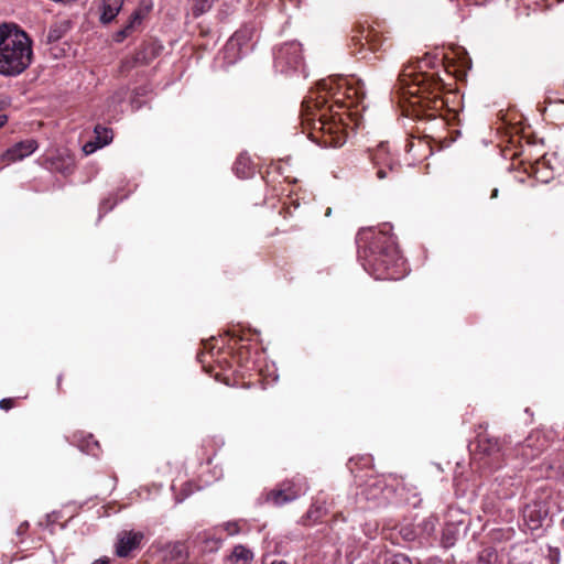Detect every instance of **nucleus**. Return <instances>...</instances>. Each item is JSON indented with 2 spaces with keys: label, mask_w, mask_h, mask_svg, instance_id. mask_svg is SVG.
<instances>
[{
  "label": "nucleus",
  "mask_w": 564,
  "mask_h": 564,
  "mask_svg": "<svg viewBox=\"0 0 564 564\" xmlns=\"http://www.w3.org/2000/svg\"><path fill=\"white\" fill-rule=\"evenodd\" d=\"M362 267L378 280H398L404 265L394 237L388 229L364 228L356 237Z\"/></svg>",
  "instance_id": "1"
},
{
  "label": "nucleus",
  "mask_w": 564,
  "mask_h": 564,
  "mask_svg": "<svg viewBox=\"0 0 564 564\" xmlns=\"http://www.w3.org/2000/svg\"><path fill=\"white\" fill-rule=\"evenodd\" d=\"M32 40L14 23L0 24V75L15 77L32 63Z\"/></svg>",
  "instance_id": "2"
},
{
  "label": "nucleus",
  "mask_w": 564,
  "mask_h": 564,
  "mask_svg": "<svg viewBox=\"0 0 564 564\" xmlns=\"http://www.w3.org/2000/svg\"><path fill=\"white\" fill-rule=\"evenodd\" d=\"M400 90L403 96L419 98L417 102L422 104L424 99H430V95L434 99L440 90V83L425 73H415L412 67H405L399 75ZM438 100H434L436 104Z\"/></svg>",
  "instance_id": "3"
},
{
  "label": "nucleus",
  "mask_w": 564,
  "mask_h": 564,
  "mask_svg": "<svg viewBox=\"0 0 564 564\" xmlns=\"http://www.w3.org/2000/svg\"><path fill=\"white\" fill-rule=\"evenodd\" d=\"M307 482L303 477H294L280 482L265 496V501L273 506L281 507L296 500L307 491Z\"/></svg>",
  "instance_id": "4"
},
{
  "label": "nucleus",
  "mask_w": 564,
  "mask_h": 564,
  "mask_svg": "<svg viewBox=\"0 0 564 564\" xmlns=\"http://www.w3.org/2000/svg\"><path fill=\"white\" fill-rule=\"evenodd\" d=\"M336 85V91L333 94L334 96H338V102L344 104L345 100L349 101V104L346 105L347 107L359 104L366 96L364 83L354 77H338Z\"/></svg>",
  "instance_id": "5"
},
{
  "label": "nucleus",
  "mask_w": 564,
  "mask_h": 564,
  "mask_svg": "<svg viewBox=\"0 0 564 564\" xmlns=\"http://www.w3.org/2000/svg\"><path fill=\"white\" fill-rule=\"evenodd\" d=\"M302 47L299 42H288L281 45L274 54L275 67L281 72L296 68L302 63Z\"/></svg>",
  "instance_id": "6"
},
{
  "label": "nucleus",
  "mask_w": 564,
  "mask_h": 564,
  "mask_svg": "<svg viewBox=\"0 0 564 564\" xmlns=\"http://www.w3.org/2000/svg\"><path fill=\"white\" fill-rule=\"evenodd\" d=\"M302 126L303 131L308 128L328 132L333 130L332 124L326 121V116L322 109L318 110V113L313 112L312 101L310 100H305L302 104Z\"/></svg>",
  "instance_id": "7"
},
{
  "label": "nucleus",
  "mask_w": 564,
  "mask_h": 564,
  "mask_svg": "<svg viewBox=\"0 0 564 564\" xmlns=\"http://www.w3.org/2000/svg\"><path fill=\"white\" fill-rule=\"evenodd\" d=\"M37 148L39 144L36 140H23L13 144L7 151H4L1 154L0 160L6 164H11L30 156L32 153L36 151Z\"/></svg>",
  "instance_id": "8"
},
{
  "label": "nucleus",
  "mask_w": 564,
  "mask_h": 564,
  "mask_svg": "<svg viewBox=\"0 0 564 564\" xmlns=\"http://www.w3.org/2000/svg\"><path fill=\"white\" fill-rule=\"evenodd\" d=\"M373 164L377 166V177L383 180L394 173L393 159L389 154L387 143H380L372 153Z\"/></svg>",
  "instance_id": "9"
},
{
  "label": "nucleus",
  "mask_w": 564,
  "mask_h": 564,
  "mask_svg": "<svg viewBox=\"0 0 564 564\" xmlns=\"http://www.w3.org/2000/svg\"><path fill=\"white\" fill-rule=\"evenodd\" d=\"M142 532L124 531L118 538L116 554L120 557H126L133 550L138 549L143 540Z\"/></svg>",
  "instance_id": "10"
},
{
  "label": "nucleus",
  "mask_w": 564,
  "mask_h": 564,
  "mask_svg": "<svg viewBox=\"0 0 564 564\" xmlns=\"http://www.w3.org/2000/svg\"><path fill=\"white\" fill-rule=\"evenodd\" d=\"M123 0H98L100 11V21L102 23L111 22L121 10Z\"/></svg>",
  "instance_id": "11"
},
{
  "label": "nucleus",
  "mask_w": 564,
  "mask_h": 564,
  "mask_svg": "<svg viewBox=\"0 0 564 564\" xmlns=\"http://www.w3.org/2000/svg\"><path fill=\"white\" fill-rule=\"evenodd\" d=\"M152 4L150 2L142 1L140 7L132 13L128 24L123 30L118 33V37H126L135 28L141 24L145 15L151 11Z\"/></svg>",
  "instance_id": "12"
},
{
  "label": "nucleus",
  "mask_w": 564,
  "mask_h": 564,
  "mask_svg": "<svg viewBox=\"0 0 564 564\" xmlns=\"http://www.w3.org/2000/svg\"><path fill=\"white\" fill-rule=\"evenodd\" d=\"M253 552L243 544L235 545L231 553L227 556L229 564H251L253 561Z\"/></svg>",
  "instance_id": "13"
},
{
  "label": "nucleus",
  "mask_w": 564,
  "mask_h": 564,
  "mask_svg": "<svg viewBox=\"0 0 564 564\" xmlns=\"http://www.w3.org/2000/svg\"><path fill=\"white\" fill-rule=\"evenodd\" d=\"M478 447L488 456H496L501 451L499 440L486 435H478Z\"/></svg>",
  "instance_id": "14"
},
{
  "label": "nucleus",
  "mask_w": 564,
  "mask_h": 564,
  "mask_svg": "<svg viewBox=\"0 0 564 564\" xmlns=\"http://www.w3.org/2000/svg\"><path fill=\"white\" fill-rule=\"evenodd\" d=\"M70 29V23L68 20H62L55 22L47 32V41L48 42H57L61 40Z\"/></svg>",
  "instance_id": "15"
},
{
  "label": "nucleus",
  "mask_w": 564,
  "mask_h": 564,
  "mask_svg": "<svg viewBox=\"0 0 564 564\" xmlns=\"http://www.w3.org/2000/svg\"><path fill=\"white\" fill-rule=\"evenodd\" d=\"M52 166L63 174L70 173L74 167V159L69 155L65 158L59 155L52 161Z\"/></svg>",
  "instance_id": "16"
},
{
  "label": "nucleus",
  "mask_w": 564,
  "mask_h": 564,
  "mask_svg": "<svg viewBox=\"0 0 564 564\" xmlns=\"http://www.w3.org/2000/svg\"><path fill=\"white\" fill-rule=\"evenodd\" d=\"M234 170L240 178H247L251 175L250 162L247 156H239L235 162Z\"/></svg>",
  "instance_id": "17"
},
{
  "label": "nucleus",
  "mask_w": 564,
  "mask_h": 564,
  "mask_svg": "<svg viewBox=\"0 0 564 564\" xmlns=\"http://www.w3.org/2000/svg\"><path fill=\"white\" fill-rule=\"evenodd\" d=\"M95 133L99 145H107L112 140V131L108 128L97 126L95 128Z\"/></svg>",
  "instance_id": "18"
},
{
  "label": "nucleus",
  "mask_w": 564,
  "mask_h": 564,
  "mask_svg": "<svg viewBox=\"0 0 564 564\" xmlns=\"http://www.w3.org/2000/svg\"><path fill=\"white\" fill-rule=\"evenodd\" d=\"M212 2L213 0H193V15L197 18L208 11L212 7Z\"/></svg>",
  "instance_id": "19"
},
{
  "label": "nucleus",
  "mask_w": 564,
  "mask_h": 564,
  "mask_svg": "<svg viewBox=\"0 0 564 564\" xmlns=\"http://www.w3.org/2000/svg\"><path fill=\"white\" fill-rule=\"evenodd\" d=\"M246 39V34L243 31L236 32L230 40L228 41L226 47L227 50H235L241 45V41Z\"/></svg>",
  "instance_id": "20"
},
{
  "label": "nucleus",
  "mask_w": 564,
  "mask_h": 564,
  "mask_svg": "<svg viewBox=\"0 0 564 564\" xmlns=\"http://www.w3.org/2000/svg\"><path fill=\"white\" fill-rule=\"evenodd\" d=\"M241 522L242 521H228L223 524V528L228 533V535L234 536L241 532Z\"/></svg>",
  "instance_id": "21"
},
{
  "label": "nucleus",
  "mask_w": 564,
  "mask_h": 564,
  "mask_svg": "<svg viewBox=\"0 0 564 564\" xmlns=\"http://www.w3.org/2000/svg\"><path fill=\"white\" fill-rule=\"evenodd\" d=\"M387 564H412L410 558L404 554H394L392 555Z\"/></svg>",
  "instance_id": "22"
},
{
  "label": "nucleus",
  "mask_w": 564,
  "mask_h": 564,
  "mask_svg": "<svg viewBox=\"0 0 564 564\" xmlns=\"http://www.w3.org/2000/svg\"><path fill=\"white\" fill-rule=\"evenodd\" d=\"M172 558H181L184 556V547L182 544H174L171 549Z\"/></svg>",
  "instance_id": "23"
},
{
  "label": "nucleus",
  "mask_w": 564,
  "mask_h": 564,
  "mask_svg": "<svg viewBox=\"0 0 564 564\" xmlns=\"http://www.w3.org/2000/svg\"><path fill=\"white\" fill-rule=\"evenodd\" d=\"M99 444L97 441L93 440V436H89V441L87 442L86 446H82L83 449L87 451L88 453L96 454L94 452V448H98Z\"/></svg>",
  "instance_id": "24"
},
{
  "label": "nucleus",
  "mask_w": 564,
  "mask_h": 564,
  "mask_svg": "<svg viewBox=\"0 0 564 564\" xmlns=\"http://www.w3.org/2000/svg\"><path fill=\"white\" fill-rule=\"evenodd\" d=\"M13 399H2L0 400V409L8 411L13 406Z\"/></svg>",
  "instance_id": "25"
},
{
  "label": "nucleus",
  "mask_w": 564,
  "mask_h": 564,
  "mask_svg": "<svg viewBox=\"0 0 564 564\" xmlns=\"http://www.w3.org/2000/svg\"><path fill=\"white\" fill-rule=\"evenodd\" d=\"M101 145L98 144H95L93 142H88L84 145L83 150L85 151L86 154H89V153H93L97 148H100Z\"/></svg>",
  "instance_id": "26"
},
{
  "label": "nucleus",
  "mask_w": 564,
  "mask_h": 564,
  "mask_svg": "<svg viewBox=\"0 0 564 564\" xmlns=\"http://www.w3.org/2000/svg\"><path fill=\"white\" fill-rule=\"evenodd\" d=\"M206 543H213V549L218 550L221 545V540L217 538L207 539Z\"/></svg>",
  "instance_id": "27"
},
{
  "label": "nucleus",
  "mask_w": 564,
  "mask_h": 564,
  "mask_svg": "<svg viewBox=\"0 0 564 564\" xmlns=\"http://www.w3.org/2000/svg\"><path fill=\"white\" fill-rule=\"evenodd\" d=\"M10 105V100L6 96H0V110L6 109Z\"/></svg>",
  "instance_id": "28"
},
{
  "label": "nucleus",
  "mask_w": 564,
  "mask_h": 564,
  "mask_svg": "<svg viewBox=\"0 0 564 564\" xmlns=\"http://www.w3.org/2000/svg\"><path fill=\"white\" fill-rule=\"evenodd\" d=\"M29 528V523L28 522H23L20 524V527L18 528V534H23Z\"/></svg>",
  "instance_id": "29"
},
{
  "label": "nucleus",
  "mask_w": 564,
  "mask_h": 564,
  "mask_svg": "<svg viewBox=\"0 0 564 564\" xmlns=\"http://www.w3.org/2000/svg\"><path fill=\"white\" fill-rule=\"evenodd\" d=\"M91 564H110V560L106 556L94 561Z\"/></svg>",
  "instance_id": "30"
},
{
  "label": "nucleus",
  "mask_w": 564,
  "mask_h": 564,
  "mask_svg": "<svg viewBox=\"0 0 564 564\" xmlns=\"http://www.w3.org/2000/svg\"><path fill=\"white\" fill-rule=\"evenodd\" d=\"M454 544V541L451 539V536H444V545L451 546Z\"/></svg>",
  "instance_id": "31"
},
{
  "label": "nucleus",
  "mask_w": 564,
  "mask_h": 564,
  "mask_svg": "<svg viewBox=\"0 0 564 564\" xmlns=\"http://www.w3.org/2000/svg\"><path fill=\"white\" fill-rule=\"evenodd\" d=\"M8 121V117L6 115H0V128H2Z\"/></svg>",
  "instance_id": "32"
},
{
  "label": "nucleus",
  "mask_w": 564,
  "mask_h": 564,
  "mask_svg": "<svg viewBox=\"0 0 564 564\" xmlns=\"http://www.w3.org/2000/svg\"><path fill=\"white\" fill-rule=\"evenodd\" d=\"M498 197V188H494L490 195V198H497Z\"/></svg>",
  "instance_id": "33"
},
{
  "label": "nucleus",
  "mask_w": 564,
  "mask_h": 564,
  "mask_svg": "<svg viewBox=\"0 0 564 564\" xmlns=\"http://www.w3.org/2000/svg\"><path fill=\"white\" fill-rule=\"evenodd\" d=\"M344 141H345V140L343 139V137H340V135H339V137H338V141H337V144H338V145H341V144L344 143Z\"/></svg>",
  "instance_id": "34"
},
{
  "label": "nucleus",
  "mask_w": 564,
  "mask_h": 564,
  "mask_svg": "<svg viewBox=\"0 0 564 564\" xmlns=\"http://www.w3.org/2000/svg\"><path fill=\"white\" fill-rule=\"evenodd\" d=\"M271 564H288L285 561H273Z\"/></svg>",
  "instance_id": "35"
},
{
  "label": "nucleus",
  "mask_w": 564,
  "mask_h": 564,
  "mask_svg": "<svg viewBox=\"0 0 564 564\" xmlns=\"http://www.w3.org/2000/svg\"><path fill=\"white\" fill-rule=\"evenodd\" d=\"M322 87H323V89H324V90H327V89H328V88H327V85H326L325 83H324V84H322Z\"/></svg>",
  "instance_id": "36"
},
{
  "label": "nucleus",
  "mask_w": 564,
  "mask_h": 564,
  "mask_svg": "<svg viewBox=\"0 0 564 564\" xmlns=\"http://www.w3.org/2000/svg\"><path fill=\"white\" fill-rule=\"evenodd\" d=\"M539 525H540V524L536 522V523H534L531 528H532V529H536Z\"/></svg>",
  "instance_id": "37"
}]
</instances>
